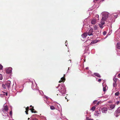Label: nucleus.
Wrapping results in <instances>:
<instances>
[{"label": "nucleus", "mask_w": 120, "mask_h": 120, "mask_svg": "<svg viewBox=\"0 0 120 120\" xmlns=\"http://www.w3.org/2000/svg\"><path fill=\"white\" fill-rule=\"evenodd\" d=\"M116 47L118 49H120V43H117Z\"/></svg>", "instance_id": "obj_20"}, {"label": "nucleus", "mask_w": 120, "mask_h": 120, "mask_svg": "<svg viewBox=\"0 0 120 120\" xmlns=\"http://www.w3.org/2000/svg\"><path fill=\"white\" fill-rule=\"evenodd\" d=\"M61 80H60L59 81V82H62L63 81H64L65 80V78L64 77H63L61 78Z\"/></svg>", "instance_id": "obj_21"}, {"label": "nucleus", "mask_w": 120, "mask_h": 120, "mask_svg": "<svg viewBox=\"0 0 120 120\" xmlns=\"http://www.w3.org/2000/svg\"><path fill=\"white\" fill-rule=\"evenodd\" d=\"M107 109H105V112L106 111H107Z\"/></svg>", "instance_id": "obj_49"}, {"label": "nucleus", "mask_w": 120, "mask_h": 120, "mask_svg": "<svg viewBox=\"0 0 120 120\" xmlns=\"http://www.w3.org/2000/svg\"><path fill=\"white\" fill-rule=\"evenodd\" d=\"M29 109V107L28 106L26 108V111H25V112H26V114H28V113L27 112H28V110Z\"/></svg>", "instance_id": "obj_22"}, {"label": "nucleus", "mask_w": 120, "mask_h": 120, "mask_svg": "<svg viewBox=\"0 0 120 120\" xmlns=\"http://www.w3.org/2000/svg\"><path fill=\"white\" fill-rule=\"evenodd\" d=\"M5 70L7 74H11L12 72V68L11 67H7L5 68Z\"/></svg>", "instance_id": "obj_5"}, {"label": "nucleus", "mask_w": 120, "mask_h": 120, "mask_svg": "<svg viewBox=\"0 0 120 120\" xmlns=\"http://www.w3.org/2000/svg\"><path fill=\"white\" fill-rule=\"evenodd\" d=\"M92 76L94 77H95V76H96L99 78L101 77V76L99 74L97 73H94V75H92Z\"/></svg>", "instance_id": "obj_11"}, {"label": "nucleus", "mask_w": 120, "mask_h": 120, "mask_svg": "<svg viewBox=\"0 0 120 120\" xmlns=\"http://www.w3.org/2000/svg\"><path fill=\"white\" fill-rule=\"evenodd\" d=\"M96 20H97L94 19H92L91 21L92 24H96Z\"/></svg>", "instance_id": "obj_12"}, {"label": "nucleus", "mask_w": 120, "mask_h": 120, "mask_svg": "<svg viewBox=\"0 0 120 120\" xmlns=\"http://www.w3.org/2000/svg\"><path fill=\"white\" fill-rule=\"evenodd\" d=\"M95 108V107L94 106L92 108L91 110L92 112H93L94 111Z\"/></svg>", "instance_id": "obj_27"}, {"label": "nucleus", "mask_w": 120, "mask_h": 120, "mask_svg": "<svg viewBox=\"0 0 120 120\" xmlns=\"http://www.w3.org/2000/svg\"><path fill=\"white\" fill-rule=\"evenodd\" d=\"M97 101V100H95L93 101V103L94 104H96V103Z\"/></svg>", "instance_id": "obj_35"}, {"label": "nucleus", "mask_w": 120, "mask_h": 120, "mask_svg": "<svg viewBox=\"0 0 120 120\" xmlns=\"http://www.w3.org/2000/svg\"><path fill=\"white\" fill-rule=\"evenodd\" d=\"M104 83H102V86L103 87V91H104L105 92V86H104V85H103V84Z\"/></svg>", "instance_id": "obj_28"}, {"label": "nucleus", "mask_w": 120, "mask_h": 120, "mask_svg": "<svg viewBox=\"0 0 120 120\" xmlns=\"http://www.w3.org/2000/svg\"><path fill=\"white\" fill-rule=\"evenodd\" d=\"M115 116L116 117H117L119 116V114H116V113H115Z\"/></svg>", "instance_id": "obj_37"}, {"label": "nucleus", "mask_w": 120, "mask_h": 120, "mask_svg": "<svg viewBox=\"0 0 120 120\" xmlns=\"http://www.w3.org/2000/svg\"><path fill=\"white\" fill-rule=\"evenodd\" d=\"M36 115L35 114L34 115H33L31 117V120H38L36 118H33V117L35 116Z\"/></svg>", "instance_id": "obj_19"}, {"label": "nucleus", "mask_w": 120, "mask_h": 120, "mask_svg": "<svg viewBox=\"0 0 120 120\" xmlns=\"http://www.w3.org/2000/svg\"><path fill=\"white\" fill-rule=\"evenodd\" d=\"M101 111L103 113H105V108H102L101 109Z\"/></svg>", "instance_id": "obj_24"}, {"label": "nucleus", "mask_w": 120, "mask_h": 120, "mask_svg": "<svg viewBox=\"0 0 120 120\" xmlns=\"http://www.w3.org/2000/svg\"><path fill=\"white\" fill-rule=\"evenodd\" d=\"M88 73L89 74L91 75V76H92V75H92V74H91L92 72L91 71H88Z\"/></svg>", "instance_id": "obj_33"}, {"label": "nucleus", "mask_w": 120, "mask_h": 120, "mask_svg": "<svg viewBox=\"0 0 120 120\" xmlns=\"http://www.w3.org/2000/svg\"><path fill=\"white\" fill-rule=\"evenodd\" d=\"M2 115L3 116H6V117H8V115L7 114V113H6V114L5 115H3V113H2Z\"/></svg>", "instance_id": "obj_32"}, {"label": "nucleus", "mask_w": 120, "mask_h": 120, "mask_svg": "<svg viewBox=\"0 0 120 120\" xmlns=\"http://www.w3.org/2000/svg\"><path fill=\"white\" fill-rule=\"evenodd\" d=\"M6 95L7 96L8 95V93H6Z\"/></svg>", "instance_id": "obj_46"}, {"label": "nucleus", "mask_w": 120, "mask_h": 120, "mask_svg": "<svg viewBox=\"0 0 120 120\" xmlns=\"http://www.w3.org/2000/svg\"><path fill=\"white\" fill-rule=\"evenodd\" d=\"M10 116H12V111H11L10 112Z\"/></svg>", "instance_id": "obj_39"}, {"label": "nucleus", "mask_w": 120, "mask_h": 120, "mask_svg": "<svg viewBox=\"0 0 120 120\" xmlns=\"http://www.w3.org/2000/svg\"><path fill=\"white\" fill-rule=\"evenodd\" d=\"M105 91H106V90H107V89H108L107 86H106V85H105Z\"/></svg>", "instance_id": "obj_41"}, {"label": "nucleus", "mask_w": 120, "mask_h": 120, "mask_svg": "<svg viewBox=\"0 0 120 120\" xmlns=\"http://www.w3.org/2000/svg\"><path fill=\"white\" fill-rule=\"evenodd\" d=\"M95 17H96V18H98V19H96L98 20H99V16L98 15V14H96L95 16Z\"/></svg>", "instance_id": "obj_30"}, {"label": "nucleus", "mask_w": 120, "mask_h": 120, "mask_svg": "<svg viewBox=\"0 0 120 120\" xmlns=\"http://www.w3.org/2000/svg\"><path fill=\"white\" fill-rule=\"evenodd\" d=\"M65 99H67V98L66 97H65Z\"/></svg>", "instance_id": "obj_58"}, {"label": "nucleus", "mask_w": 120, "mask_h": 120, "mask_svg": "<svg viewBox=\"0 0 120 120\" xmlns=\"http://www.w3.org/2000/svg\"><path fill=\"white\" fill-rule=\"evenodd\" d=\"M115 113L116 114L120 113V109H119V108L116 111Z\"/></svg>", "instance_id": "obj_18"}, {"label": "nucleus", "mask_w": 120, "mask_h": 120, "mask_svg": "<svg viewBox=\"0 0 120 120\" xmlns=\"http://www.w3.org/2000/svg\"><path fill=\"white\" fill-rule=\"evenodd\" d=\"M87 33L85 32L82 35V38H84L87 36Z\"/></svg>", "instance_id": "obj_13"}, {"label": "nucleus", "mask_w": 120, "mask_h": 120, "mask_svg": "<svg viewBox=\"0 0 120 120\" xmlns=\"http://www.w3.org/2000/svg\"><path fill=\"white\" fill-rule=\"evenodd\" d=\"M32 107L33 108H31L30 109V110H31V112L32 113H37V112L34 110V109L33 108V107Z\"/></svg>", "instance_id": "obj_16"}, {"label": "nucleus", "mask_w": 120, "mask_h": 120, "mask_svg": "<svg viewBox=\"0 0 120 120\" xmlns=\"http://www.w3.org/2000/svg\"><path fill=\"white\" fill-rule=\"evenodd\" d=\"M98 41L97 40H93L91 42L90 44L91 45H92L93 44H95L98 42Z\"/></svg>", "instance_id": "obj_15"}, {"label": "nucleus", "mask_w": 120, "mask_h": 120, "mask_svg": "<svg viewBox=\"0 0 120 120\" xmlns=\"http://www.w3.org/2000/svg\"><path fill=\"white\" fill-rule=\"evenodd\" d=\"M69 67L68 68V70H69Z\"/></svg>", "instance_id": "obj_56"}, {"label": "nucleus", "mask_w": 120, "mask_h": 120, "mask_svg": "<svg viewBox=\"0 0 120 120\" xmlns=\"http://www.w3.org/2000/svg\"><path fill=\"white\" fill-rule=\"evenodd\" d=\"M117 78H114L113 79L114 82L113 83V86L114 87H116L117 86L116 82L117 80Z\"/></svg>", "instance_id": "obj_7"}, {"label": "nucleus", "mask_w": 120, "mask_h": 120, "mask_svg": "<svg viewBox=\"0 0 120 120\" xmlns=\"http://www.w3.org/2000/svg\"><path fill=\"white\" fill-rule=\"evenodd\" d=\"M2 76L1 74H0V80H2Z\"/></svg>", "instance_id": "obj_36"}, {"label": "nucleus", "mask_w": 120, "mask_h": 120, "mask_svg": "<svg viewBox=\"0 0 120 120\" xmlns=\"http://www.w3.org/2000/svg\"><path fill=\"white\" fill-rule=\"evenodd\" d=\"M30 119V118H28V119Z\"/></svg>", "instance_id": "obj_57"}, {"label": "nucleus", "mask_w": 120, "mask_h": 120, "mask_svg": "<svg viewBox=\"0 0 120 120\" xmlns=\"http://www.w3.org/2000/svg\"><path fill=\"white\" fill-rule=\"evenodd\" d=\"M11 82L10 81L8 80L6 82V85L7 86L8 88H9L10 87L11 84Z\"/></svg>", "instance_id": "obj_10"}, {"label": "nucleus", "mask_w": 120, "mask_h": 120, "mask_svg": "<svg viewBox=\"0 0 120 120\" xmlns=\"http://www.w3.org/2000/svg\"><path fill=\"white\" fill-rule=\"evenodd\" d=\"M2 87L4 89H6L7 87V86L6 85V84H2Z\"/></svg>", "instance_id": "obj_25"}, {"label": "nucleus", "mask_w": 120, "mask_h": 120, "mask_svg": "<svg viewBox=\"0 0 120 120\" xmlns=\"http://www.w3.org/2000/svg\"><path fill=\"white\" fill-rule=\"evenodd\" d=\"M111 15L109 12L105 11V22H109V23L110 24V23H109L111 21Z\"/></svg>", "instance_id": "obj_2"}, {"label": "nucleus", "mask_w": 120, "mask_h": 120, "mask_svg": "<svg viewBox=\"0 0 120 120\" xmlns=\"http://www.w3.org/2000/svg\"><path fill=\"white\" fill-rule=\"evenodd\" d=\"M50 108L52 110H53L55 109V107L52 105L51 106H50Z\"/></svg>", "instance_id": "obj_23"}, {"label": "nucleus", "mask_w": 120, "mask_h": 120, "mask_svg": "<svg viewBox=\"0 0 120 120\" xmlns=\"http://www.w3.org/2000/svg\"><path fill=\"white\" fill-rule=\"evenodd\" d=\"M57 95H58V94H57Z\"/></svg>", "instance_id": "obj_59"}, {"label": "nucleus", "mask_w": 120, "mask_h": 120, "mask_svg": "<svg viewBox=\"0 0 120 120\" xmlns=\"http://www.w3.org/2000/svg\"><path fill=\"white\" fill-rule=\"evenodd\" d=\"M118 77L119 78H120V74H119L118 75Z\"/></svg>", "instance_id": "obj_44"}, {"label": "nucleus", "mask_w": 120, "mask_h": 120, "mask_svg": "<svg viewBox=\"0 0 120 120\" xmlns=\"http://www.w3.org/2000/svg\"><path fill=\"white\" fill-rule=\"evenodd\" d=\"M119 94V91H117V92L115 94V96H118Z\"/></svg>", "instance_id": "obj_26"}, {"label": "nucleus", "mask_w": 120, "mask_h": 120, "mask_svg": "<svg viewBox=\"0 0 120 120\" xmlns=\"http://www.w3.org/2000/svg\"><path fill=\"white\" fill-rule=\"evenodd\" d=\"M66 42H67V41H65V43Z\"/></svg>", "instance_id": "obj_54"}, {"label": "nucleus", "mask_w": 120, "mask_h": 120, "mask_svg": "<svg viewBox=\"0 0 120 120\" xmlns=\"http://www.w3.org/2000/svg\"><path fill=\"white\" fill-rule=\"evenodd\" d=\"M100 103V102L99 101L97 103V105H98Z\"/></svg>", "instance_id": "obj_43"}, {"label": "nucleus", "mask_w": 120, "mask_h": 120, "mask_svg": "<svg viewBox=\"0 0 120 120\" xmlns=\"http://www.w3.org/2000/svg\"><path fill=\"white\" fill-rule=\"evenodd\" d=\"M120 103V101H117L116 102V104L117 105H118Z\"/></svg>", "instance_id": "obj_40"}, {"label": "nucleus", "mask_w": 120, "mask_h": 120, "mask_svg": "<svg viewBox=\"0 0 120 120\" xmlns=\"http://www.w3.org/2000/svg\"><path fill=\"white\" fill-rule=\"evenodd\" d=\"M93 30L92 29H90L89 30L88 33H87V35L89 36L93 35Z\"/></svg>", "instance_id": "obj_8"}, {"label": "nucleus", "mask_w": 120, "mask_h": 120, "mask_svg": "<svg viewBox=\"0 0 120 120\" xmlns=\"http://www.w3.org/2000/svg\"><path fill=\"white\" fill-rule=\"evenodd\" d=\"M106 32H105V34H106Z\"/></svg>", "instance_id": "obj_60"}, {"label": "nucleus", "mask_w": 120, "mask_h": 120, "mask_svg": "<svg viewBox=\"0 0 120 120\" xmlns=\"http://www.w3.org/2000/svg\"><path fill=\"white\" fill-rule=\"evenodd\" d=\"M101 79H99L98 80V81H98L99 82H100L101 81Z\"/></svg>", "instance_id": "obj_38"}, {"label": "nucleus", "mask_w": 120, "mask_h": 120, "mask_svg": "<svg viewBox=\"0 0 120 120\" xmlns=\"http://www.w3.org/2000/svg\"><path fill=\"white\" fill-rule=\"evenodd\" d=\"M30 107H32V106L31 105H30Z\"/></svg>", "instance_id": "obj_53"}, {"label": "nucleus", "mask_w": 120, "mask_h": 120, "mask_svg": "<svg viewBox=\"0 0 120 120\" xmlns=\"http://www.w3.org/2000/svg\"><path fill=\"white\" fill-rule=\"evenodd\" d=\"M88 120H94L93 119H89Z\"/></svg>", "instance_id": "obj_48"}, {"label": "nucleus", "mask_w": 120, "mask_h": 120, "mask_svg": "<svg viewBox=\"0 0 120 120\" xmlns=\"http://www.w3.org/2000/svg\"><path fill=\"white\" fill-rule=\"evenodd\" d=\"M65 45H66V46H67V45L66 44Z\"/></svg>", "instance_id": "obj_52"}, {"label": "nucleus", "mask_w": 120, "mask_h": 120, "mask_svg": "<svg viewBox=\"0 0 120 120\" xmlns=\"http://www.w3.org/2000/svg\"><path fill=\"white\" fill-rule=\"evenodd\" d=\"M115 104H111L110 105L109 107L111 109H113L115 107Z\"/></svg>", "instance_id": "obj_17"}, {"label": "nucleus", "mask_w": 120, "mask_h": 120, "mask_svg": "<svg viewBox=\"0 0 120 120\" xmlns=\"http://www.w3.org/2000/svg\"><path fill=\"white\" fill-rule=\"evenodd\" d=\"M83 23L84 24L83 25V26L84 27H86V26H89V22L88 21H87V20L86 19L83 22Z\"/></svg>", "instance_id": "obj_9"}, {"label": "nucleus", "mask_w": 120, "mask_h": 120, "mask_svg": "<svg viewBox=\"0 0 120 120\" xmlns=\"http://www.w3.org/2000/svg\"><path fill=\"white\" fill-rule=\"evenodd\" d=\"M46 98H47V99H48V97H46Z\"/></svg>", "instance_id": "obj_51"}, {"label": "nucleus", "mask_w": 120, "mask_h": 120, "mask_svg": "<svg viewBox=\"0 0 120 120\" xmlns=\"http://www.w3.org/2000/svg\"><path fill=\"white\" fill-rule=\"evenodd\" d=\"M103 34L104 35H105V31H104L103 32Z\"/></svg>", "instance_id": "obj_45"}, {"label": "nucleus", "mask_w": 120, "mask_h": 120, "mask_svg": "<svg viewBox=\"0 0 120 120\" xmlns=\"http://www.w3.org/2000/svg\"><path fill=\"white\" fill-rule=\"evenodd\" d=\"M60 115H61V116H62V113H60Z\"/></svg>", "instance_id": "obj_50"}, {"label": "nucleus", "mask_w": 120, "mask_h": 120, "mask_svg": "<svg viewBox=\"0 0 120 120\" xmlns=\"http://www.w3.org/2000/svg\"><path fill=\"white\" fill-rule=\"evenodd\" d=\"M69 60L70 61V62H71V60Z\"/></svg>", "instance_id": "obj_55"}, {"label": "nucleus", "mask_w": 120, "mask_h": 120, "mask_svg": "<svg viewBox=\"0 0 120 120\" xmlns=\"http://www.w3.org/2000/svg\"><path fill=\"white\" fill-rule=\"evenodd\" d=\"M102 16L101 21V25H103L105 23V12H102L101 14Z\"/></svg>", "instance_id": "obj_4"}, {"label": "nucleus", "mask_w": 120, "mask_h": 120, "mask_svg": "<svg viewBox=\"0 0 120 120\" xmlns=\"http://www.w3.org/2000/svg\"><path fill=\"white\" fill-rule=\"evenodd\" d=\"M88 68V67H87L86 68V69H87Z\"/></svg>", "instance_id": "obj_47"}, {"label": "nucleus", "mask_w": 120, "mask_h": 120, "mask_svg": "<svg viewBox=\"0 0 120 120\" xmlns=\"http://www.w3.org/2000/svg\"><path fill=\"white\" fill-rule=\"evenodd\" d=\"M4 113L6 112H8V108L7 105H4L2 109Z\"/></svg>", "instance_id": "obj_6"}, {"label": "nucleus", "mask_w": 120, "mask_h": 120, "mask_svg": "<svg viewBox=\"0 0 120 120\" xmlns=\"http://www.w3.org/2000/svg\"><path fill=\"white\" fill-rule=\"evenodd\" d=\"M96 114H95V116H99L101 114V112L100 111H97L96 112Z\"/></svg>", "instance_id": "obj_14"}, {"label": "nucleus", "mask_w": 120, "mask_h": 120, "mask_svg": "<svg viewBox=\"0 0 120 120\" xmlns=\"http://www.w3.org/2000/svg\"><path fill=\"white\" fill-rule=\"evenodd\" d=\"M99 26L100 28H103V25H101V24H99Z\"/></svg>", "instance_id": "obj_34"}, {"label": "nucleus", "mask_w": 120, "mask_h": 120, "mask_svg": "<svg viewBox=\"0 0 120 120\" xmlns=\"http://www.w3.org/2000/svg\"><path fill=\"white\" fill-rule=\"evenodd\" d=\"M114 16L116 18L117 17V15H115Z\"/></svg>", "instance_id": "obj_42"}, {"label": "nucleus", "mask_w": 120, "mask_h": 120, "mask_svg": "<svg viewBox=\"0 0 120 120\" xmlns=\"http://www.w3.org/2000/svg\"><path fill=\"white\" fill-rule=\"evenodd\" d=\"M3 68V66L1 64H0V70H2Z\"/></svg>", "instance_id": "obj_31"}, {"label": "nucleus", "mask_w": 120, "mask_h": 120, "mask_svg": "<svg viewBox=\"0 0 120 120\" xmlns=\"http://www.w3.org/2000/svg\"><path fill=\"white\" fill-rule=\"evenodd\" d=\"M94 30H96L97 29V26H96L95 25L94 26Z\"/></svg>", "instance_id": "obj_29"}, {"label": "nucleus", "mask_w": 120, "mask_h": 120, "mask_svg": "<svg viewBox=\"0 0 120 120\" xmlns=\"http://www.w3.org/2000/svg\"><path fill=\"white\" fill-rule=\"evenodd\" d=\"M68 101V100H67V101Z\"/></svg>", "instance_id": "obj_61"}, {"label": "nucleus", "mask_w": 120, "mask_h": 120, "mask_svg": "<svg viewBox=\"0 0 120 120\" xmlns=\"http://www.w3.org/2000/svg\"><path fill=\"white\" fill-rule=\"evenodd\" d=\"M58 88V90H57V92L58 93L59 92V94L61 95H63L65 94L66 93V89L64 85L62 84L61 85H59L58 87H56V88Z\"/></svg>", "instance_id": "obj_1"}, {"label": "nucleus", "mask_w": 120, "mask_h": 120, "mask_svg": "<svg viewBox=\"0 0 120 120\" xmlns=\"http://www.w3.org/2000/svg\"><path fill=\"white\" fill-rule=\"evenodd\" d=\"M30 82L32 84L31 88L33 90H39V88L37 86V84L34 80V82L31 81Z\"/></svg>", "instance_id": "obj_3"}]
</instances>
